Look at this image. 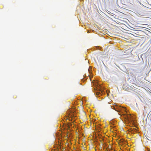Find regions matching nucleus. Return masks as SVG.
Segmentation results:
<instances>
[{
  "mask_svg": "<svg viewBox=\"0 0 151 151\" xmlns=\"http://www.w3.org/2000/svg\"><path fill=\"white\" fill-rule=\"evenodd\" d=\"M90 80H91L90 76Z\"/></svg>",
  "mask_w": 151,
  "mask_h": 151,
  "instance_id": "obj_4",
  "label": "nucleus"
},
{
  "mask_svg": "<svg viewBox=\"0 0 151 151\" xmlns=\"http://www.w3.org/2000/svg\"><path fill=\"white\" fill-rule=\"evenodd\" d=\"M93 32L94 30H90L88 31V33H90L91 32Z\"/></svg>",
  "mask_w": 151,
  "mask_h": 151,
  "instance_id": "obj_2",
  "label": "nucleus"
},
{
  "mask_svg": "<svg viewBox=\"0 0 151 151\" xmlns=\"http://www.w3.org/2000/svg\"><path fill=\"white\" fill-rule=\"evenodd\" d=\"M94 80H93V81H92V83H93H93H94Z\"/></svg>",
  "mask_w": 151,
  "mask_h": 151,
  "instance_id": "obj_3",
  "label": "nucleus"
},
{
  "mask_svg": "<svg viewBox=\"0 0 151 151\" xmlns=\"http://www.w3.org/2000/svg\"><path fill=\"white\" fill-rule=\"evenodd\" d=\"M95 94L97 96H100L101 95V86L100 85L98 84L97 82L95 79Z\"/></svg>",
  "mask_w": 151,
  "mask_h": 151,
  "instance_id": "obj_1",
  "label": "nucleus"
}]
</instances>
